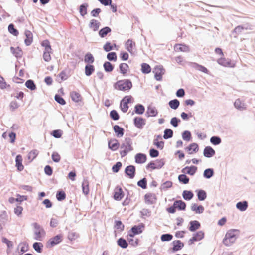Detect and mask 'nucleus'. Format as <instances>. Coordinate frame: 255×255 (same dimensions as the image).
<instances>
[{
  "label": "nucleus",
  "mask_w": 255,
  "mask_h": 255,
  "mask_svg": "<svg viewBox=\"0 0 255 255\" xmlns=\"http://www.w3.org/2000/svg\"><path fill=\"white\" fill-rule=\"evenodd\" d=\"M240 233L238 229H230L225 234L223 243L226 246H230L235 242Z\"/></svg>",
  "instance_id": "obj_1"
},
{
  "label": "nucleus",
  "mask_w": 255,
  "mask_h": 255,
  "mask_svg": "<svg viewBox=\"0 0 255 255\" xmlns=\"http://www.w3.org/2000/svg\"><path fill=\"white\" fill-rule=\"evenodd\" d=\"M113 87L119 91H128L132 88V83L129 79L119 80L114 84Z\"/></svg>",
  "instance_id": "obj_2"
},
{
  "label": "nucleus",
  "mask_w": 255,
  "mask_h": 255,
  "mask_svg": "<svg viewBox=\"0 0 255 255\" xmlns=\"http://www.w3.org/2000/svg\"><path fill=\"white\" fill-rule=\"evenodd\" d=\"M125 143H123L120 145V148L123 149L120 151V154L121 157L126 156L128 153L133 150V147H132V140L129 137H127L125 139Z\"/></svg>",
  "instance_id": "obj_3"
},
{
  "label": "nucleus",
  "mask_w": 255,
  "mask_h": 255,
  "mask_svg": "<svg viewBox=\"0 0 255 255\" xmlns=\"http://www.w3.org/2000/svg\"><path fill=\"white\" fill-rule=\"evenodd\" d=\"M165 161L164 159H156L155 161H151L146 166L147 170L151 169V170L155 169H160L162 168L165 165Z\"/></svg>",
  "instance_id": "obj_4"
},
{
  "label": "nucleus",
  "mask_w": 255,
  "mask_h": 255,
  "mask_svg": "<svg viewBox=\"0 0 255 255\" xmlns=\"http://www.w3.org/2000/svg\"><path fill=\"white\" fill-rule=\"evenodd\" d=\"M145 227L143 223H140L138 225H134L128 232V236L133 238L135 235H139L142 233L143 229Z\"/></svg>",
  "instance_id": "obj_5"
},
{
  "label": "nucleus",
  "mask_w": 255,
  "mask_h": 255,
  "mask_svg": "<svg viewBox=\"0 0 255 255\" xmlns=\"http://www.w3.org/2000/svg\"><path fill=\"white\" fill-rule=\"evenodd\" d=\"M63 235L61 234H57V235L51 238L47 242L46 246L47 248H52L54 246L60 244L63 241Z\"/></svg>",
  "instance_id": "obj_6"
},
{
  "label": "nucleus",
  "mask_w": 255,
  "mask_h": 255,
  "mask_svg": "<svg viewBox=\"0 0 255 255\" xmlns=\"http://www.w3.org/2000/svg\"><path fill=\"white\" fill-rule=\"evenodd\" d=\"M153 73H154V78L157 81H161L162 76L165 73V69L161 65H156L153 69Z\"/></svg>",
  "instance_id": "obj_7"
},
{
  "label": "nucleus",
  "mask_w": 255,
  "mask_h": 255,
  "mask_svg": "<svg viewBox=\"0 0 255 255\" xmlns=\"http://www.w3.org/2000/svg\"><path fill=\"white\" fill-rule=\"evenodd\" d=\"M205 237V233L203 231H199L193 234L192 237L190 238L188 242V245H191L195 242L201 241Z\"/></svg>",
  "instance_id": "obj_8"
},
{
  "label": "nucleus",
  "mask_w": 255,
  "mask_h": 255,
  "mask_svg": "<svg viewBox=\"0 0 255 255\" xmlns=\"http://www.w3.org/2000/svg\"><path fill=\"white\" fill-rule=\"evenodd\" d=\"M125 175L130 179H133L136 175V167L132 165L127 166L124 170Z\"/></svg>",
  "instance_id": "obj_9"
},
{
  "label": "nucleus",
  "mask_w": 255,
  "mask_h": 255,
  "mask_svg": "<svg viewBox=\"0 0 255 255\" xmlns=\"http://www.w3.org/2000/svg\"><path fill=\"white\" fill-rule=\"evenodd\" d=\"M217 63L224 67L233 68L235 67V63L230 59L221 57L217 60Z\"/></svg>",
  "instance_id": "obj_10"
},
{
  "label": "nucleus",
  "mask_w": 255,
  "mask_h": 255,
  "mask_svg": "<svg viewBox=\"0 0 255 255\" xmlns=\"http://www.w3.org/2000/svg\"><path fill=\"white\" fill-rule=\"evenodd\" d=\"M133 124L135 127L142 129L146 124V120L141 117H135L133 119Z\"/></svg>",
  "instance_id": "obj_11"
},
{
  "label": "nucleus",
  "mask_w": 255,
  "mask_h": 255,
  "mask_svg": "<svg viewBox=\"0 0 255 255\" xmlns=\"http://www.w3.org/2000/svg\"><path fill=\"white\" fill-rule=\"evenodd\" d=\"M124 192L121 187L117 186L114 189L113 198L116 201L121 200L124 196Z\"/></svg>",
  "instance_id": "obj_12"
},
{
  "label": "nucleus",
  "mask_w": 255,
  "mask_h": 255,
  "mask_svg": "<svg viewBox=\"0 0 255 255\" xmlns=\"http://www.w3.org/2000/svg\"><path fill=\"white\" fill-rule=\"evenodd\" d=\"M173 247L170 249L172 253H175L181 250L184 246V244L180 240H174L172 243Z\"/></svg>",
  "instance_id": "obj_13"
},
{
  "label": "nucleus",
  "mask_w": 255,
  "mask_h": 255,
  "mask_svg": "<svg viewBox=\"0 0 255 255\" xmlns=\"http://www.w3.org/2000/svg\"><path fill=\"white\" fill-rule=\"evenodd\" d=\"M108 145L109 149L113 151H116L120 147L118 140L116 138L108 139Z\"/></svg>",
  "instance_id": "obj_14"
},
{
  "label": "nucleus",
  "mask_w": 255,
  "mask_h": 255,
  "mask_svg": "<svg viewBox=\"0 0 255 255\" xmlns=\"http://www.w3.org/2000/svg\"><path fill=\"white\" fill-rule=\"evenodd\" d=\"M189 66L199 71L202 72L205 74H209L210 71L207 69L206 67L205 66L200 65L197 63L196 62H190L189 64Z\"/></svg>",
  "instance_id": "obj_15"
},
{
  "label": "nucleus",
  "mask_w": 255,
  "mask_h": 255,
  "mask_svg": "<svg viewBox=\"0 0 255 255\" xmlns=\"http://www.w3.org/2000/svg\"><path fill=\"white\" fill-rule=\"evenodd\" d=\"M70 97L73 101L78 103L79 105L82 101V97L81 94L77 91H72L70 94Z\"/></svg>",
  "instance_id": "obj_16"
},
{
  "label": "nucleus",
  "mask_w": 255,
  "mask_h": 255,
  "mask_svg": "<svg viewBox=\"0 0 255 255\" xmlns=\"http://www.w3.org/2000/svg\"><path fill=\"white\" fill-rule=\"evenodd\" d=\"M158 113V112L155 107L149 105L147 107L145 115L147 117H156Z\"/></svg>",
  "instance_id": "obj_17"
},
{
  "label": "nucleus",
  "mask_w": 255,
  "mask_h": 255,
  "mask_svg": "<svg viewBox=\"0 0 255 255\" xmlns=\"http://www.w3.org/2000/svg\"><path fill=\"white\" fill-rule=\"evenodd\" d=\"M201 227L200 223L197 220L191 221L189 223L188 230L192 232H195Z\"/></svg>",
  "instance_id": "obj_18"
},
{
  "label": "nucleus",
  "mask_w": 255,
  "mask_h": 255,
  "mask_svg": "<svg viewBox=\"0 0 255 255\" xmlns=\"http://www.w3.org/2000/svg\"><path fill=\"white\" fill-rule=\"evenodd\" d=\"M114 228L115 229L114 233L116 236L117 232L121 233L124 230L125 225L121 220H115Z\"/></svg>",
  "instance_id": "obj_19"
},
{
  "label": "nucleus",
  "mask_w": 255,
  "mask_h": 255,
  "mask_svg": "<svg viewBox=\"0 0 255 255\" xmlns=\"http://www.w3.org/2000/svg\"><path fill=\"white\" fill-rule=\"evenodd\" d=\"M144 199L146 203L153 204L155 202L157 198L155 194L148 193L144 195Z\"/></svg>",
  "instance_id": "obj_20"
},
{
  "label": "nucleus",
  "mask_w": 255,
  "mask_h": 255,
  "mask_svg": "<svg viewBox=\"0 0 255 255\" xmlns=\"http://www.w3.org/2000/svg\"><path fill=\"white\" fill-rule=\"evenodd\" d=\"M135 162L137 164H143L147 160V156L142 153H137L135 157Z\"/></svg>",
  "instance_id": "obj_21"
},
{
  "label": "nucleus",
  "mask_w": 255,
  "mask_h": 255,
  "mask_svg": "<svg viewBox=\"0 0 255 255\" xmlns=\"http://www.w3.org/2000/svg\"><path fill=\"white\" fill-rule=\"evenodd\" d=\"M215 154V151L210 146H206L203 150V155L205 157L211 158Z\"/></svg>",
  "instance_id": "obj_22"
},
{
  "label": "nucleus",
  "mask_w": 255,
  "mask_h": 255,
  "mask_svg": "<svg viewBox=\"0 0 255 255\" xmlns=\"http://www.w3.org/2000/svg\"><path fill=\"white\" fill-rule=\"evenodd\" d=\"M24 34L26 36V38L24 40L25 44L26 46H29L33 42V34L30 31L26 30Z\"/></svg>",
  "instance_id": "obj_23"
},
{
  "label": "nucleus",
  "mask_w": 255,
  "mask_h": 255,
  "mask_svg": "<svg viewBox=\"0 0 255 255\" xmlns=\"http://www.w3.org/2000/svg\"><path fill=\"white\" fill-rule=\"evenodd\" d=\"M113 128L117 137H121L124 135L125 129L123 128L119 125H115L113 127Z\"/></svg>",
  "instance_id": "obj_24"
},
{
  "label": "nucleus",
  "mask_w": 255,
  "mask_h": 255,
  "mask_svg": "<svg viewBox=\"0 0 255 255\" xmlns=\"http://www.w3.org/2000/svg\"><path fill=\"white\" fill-rule=\"evenodd\" d=\"M22 157L21 155L19 154L16 156L15 166L19 171H21L24 169V166L22 164Z\"/></svg>",
  "instance_id": "obj_25"
},
{
  "label": "nucleus",
  "mask_w": 255,
  "mask_h": 255,
  "mask_svg": "<svg viewBox=\"0 0 255 255\" xmlns=\"http://www.w3.org/2000/svg\"><path fill=\"white\" fill-rule=\"evenodd\" d=\"M11 52L17 58H21L23 55V51L21 48L18 46L16 48L13 47H10Z\"/></svg>",
  "instance_id": "obj_26"
},
{
  "label": "nucleus",
  "mask_w": 255,
  "mask_h": 255,
  "mask_svg": "<svg viewBox=\"0 0 255 255\" xmlns=\"http://www.w3.org/2000/svg\"><path fill=\"white\" fill-rule=\"evenodd\" d=\"M191 209L196 214H201L204 211V207L201 205H198L196 203H192L191 206Z\"/></svg>",
  "instance_id": "obj_27"
},
{
  "label": "nucleus",
  "mask_w": 255,
  "mask_h": 255,
  "mask_svg": "<svg viewBox=\"0 0 255 255\" xmlns=\"http://www.w3.org/2000/svg\"><path fill=\"white\" fill-rule=\"evenodd\" d=\"M236 207L240 211H245L247 209L248 207V203L246 200L238 202L236 205Z\"/></svg>",
  "instance_id": "obj_28"
},
{
  "label": "nucleus",
  "mask_w": 255,
  "mask_h": 255,
  "mask_svg": "<svg viewBox=\"0 0 255 255\" xmlns=\"http://www.w3.org/2000/svg\"><path fill=\"white\" fill-rule=\"evenodd\" d=\"M185 150L189 152V154L197 152L199 150V146L196 143H192L185 148Z\"/></svg>",
  "instance_id": "obj_29"
},
{
  "label": "nucleus",
  "mask_w": 255,
  "mask_h": 255,
  "mask_svg": "<svg viewBox=\"0 0 255 255\" xmlns=\"http://www.w3.org/2000/svg\"><path fill=\"white\" fill-rule=\"evenodd\" d=\"M145 107L141 104H137L134 106V111L132 112V115L134 114V113L142 115L145 112Z\"/></svg>",
  "instance_id": "obj_30"
},
{
  "label": "nucleus",
  "mask_w": 255,
  "mask_h": 255,
  "mask_svg": "<svg viewBox=\"0 0 255 255\" xmlns=\"http://www.w3.org/2000/svg\"><path fill=\"white\" fill-rule=\"evenodd\" d=\"M83 193L87 195L89 193V181L87 178H84L82 183Z\"/></svg>",
  "instance_id": "obj_31"
},
{
  "label": "nucleus",
  "mask_w": 255,
  "mask_h": 255,
  "mask_svg": "<svg viewBox=\"0 0 255 255\" xmlns=\"http://www.w3.org/2000/svg\"><path fill=\"white\" fill-rule=\"evenodd\" d=\"M174 48H176L177 50L185 52H189L190 51V47L185 44H176L174 46Z\"/></svg>",
  "instance_id": "obj_32"
},
{
  "label": "nucleus",
  "mask_w": 255,
  "mask_h": 255,
  "mask_svg": "<svg viewBox=\"0 0 255 255\" xmlns=\"http://www.w3.org/2000/svg\"><path fill=\"white\" fill-rule=\"evenodd\" d=\"M100 25V23L97 20L92 19L90 21L89 27L92 29L94 31H96L98 30Z\"/></svg>",
  "instance_id": "obj_33"
},
{
  "label": "nucleus",
  "mask_w": 255,
  "mask_h": 255,
  "mask_svg": "<svg viewBox=\"0 0 255 255\" xmlns=\"http://www.w3.org/2000/svg\"><path fill=\"white\" fill-rule=\"evenodd\" d=\"M112 30L110 27L105 26L101 28L98 32L99 36L101 38H104L107 36V35L111 32Z\"/></svg>",
  "instance_id": "obj_34"
},
{
  "label": "nucleus",
  "mask_w": 255,
  "mask_h": 255,
  "mask_svg": "<svg viewBox=\"0 0 255 255\" xmlns=\"http://www.w3.org/2000/svg\"><path fill=\"white\" fill-rule=\"evenodd\" d=\"M196 192L197 193L198 199L199 201H204L206 199L207 193L205 190L202 189H198L196 190Z\"/></svg>",
  "instance_id": "obj_35"
},
{
  "label": "nucleus",
  "mask_w": 255,
  "mask_h": 255,
  "mask_svg": "<svg viewBox=\"0 0 255 255\" xmlns=\"http://www.w3.org/2000/svg\"><path fill=\"white\" fill-rule=\"evenodd\" d=\"M174 204H176L177 209L179 211H185L186 208V203L182 200H175Z\"/></svg>",
  "instance_id": "obj_36"
},
{
  "label": "nucleus",
  "mask_w": 255,
  "mask_h": 255,
  "mask_svg": "<svg viewBox=\"0 0 255 255\" xmlns=\"http://www.w3.org/2000/svg\"><path fill=\"white\" fill-rule=\"evenodd\" d=\"M95 71V67L92 64H86L85 67V74L87 76H91Z\"/></svg>",
  "instance_id": "obj_37"
},
{
  "label": "nucleus",
  "mask_w": 255,
  "mask_h": 255,
  "mask_svg": "<svg viewBox=\"0 0 255 255\" xmlns=\"http://www.w3.org/2000/svg\"><path fill=\"white\" fill-rule=\"evenodd\" d=\"M183 199L186 201L191 200L194 197V194L191 190H184L182 193Z\"/></svg>",
  "instance_id": "obj_38"
},
{
  "label": "nucleus",
  "mask_w": 255,
  "mask_h": 255,
  "mask_svg": "<svg viewBox=\"0 0 255 255\" xmlns=\"http://www.w3.org/2000/svg\"><path fill=\"white\" fill-rule=\"evenodd\" d=\"M89 5L87 3H84L81 4L79 8L80 14L82 16H84L87 14V8Z\"/></svg>",
  "instance_id": "obj_39"
},
{
  "label": "nucleus",
  "mask_w": 255,
  "mask_h": 255,
  "mask_svg": "<svg viewBox=\"0 0 255 255\" xmlns=\"http://www.w3.org/2000/svg\"><path fill=\"white\" fill-rule=\"evenodd\" d=\"M234 105L236 109L241 111L246 109L245 104L242 103L239 98L235 100Z\"/></svg>",
  "instance_id": "obj_40"
},
{
  "label": "nucleus",
  "mask_w": 255,
  "mask_h": 255,
  "mask_svg": "<svg viewBox=\"0 0 255 255\" xmlns=\"http://www.w3.org/2000/svg\"><path fill=\"white\" fill-rule=\"evenodd\" d=\"M141 71L143 74H149L151 71V68L148 64L142 63L141 64Z\"/></svg>",
  "instance_id": "obj_41"
},
{
  "label": "nucleus",
  "mask_w": 255,
  "mask_h": 255,
  "mask_svg": "<svg viewBox=\"0 0 255 255\" xmlns=\"http://www.w3.org/2000/svg\"><path fill=\"white\" fill-rule=\"evenodd\" d=\"M214 170L213 168L206 169L203 172V177L206 179H210L214 176Z\"/></svg>",
  "instance_id": "obj_42"
},
{
  "label": "nucleus",
  "mask_w": 255,
  "mask_h": 255,
  "mask_svg": "<svg viewBox=\"0 0 255 255\" xmlns=\"http://www.w3.org/2000/svg\"><path fill=\"white\" fill-rule=\"evenodd\" d=\"M119 68L120 73L122 74L123 75H125L127 74V71L129 69V66L127 63H122L120 64Z\"/></svg>",
  "instance_id": "obj_43"
},
{
  "label": "nucleus",
  "mask_w": 255,
  "mask_h": 255,
  "mask_svg": "<svg viewBox=\"0 0 255 255\" xmlns=\"http://www.w3.org/2000/svg\"><path fill=\"white\" fill-rule=\"evenodd\" d=\"M25 86L31 91H33L36 89L37 87L34 83V81L32 79L27 80L25 83Z\"/></svg>",
  "instance_id": "obj_44"
},
{
  "label": "nucleus",
  "mask_w": 255,
  "mask_h": 255,
  "mask_svg": "<svg viewBox=\"0 0 255 255\" xmlns=\"http://www.w3.org/2000/svg\"><path fill=\"white\" fill-rule=\"evenodd\" d=\"M117 245L123 249L127 248L128 246V242L124 238L121 237L117 241Z\"/></svg>",
  "instance_id": "obj_45"
},
{
  "label": "nucleus",
  "mask_w": 255,
  "mask_h": 255,
  "mask_svg": "<svg viewBox=\"0 0 255 255\" xmlns=\"http://www.w3.org/2000/svg\"><path fill=\"white\" fill-rule=\"evenodd\" d=\"M95 60L93 55L90 52L87 53L84 57V62L87 64H91Z\"/></svg>",
  "instance_id": "obj_46"
},
{
  "label": "nucleus",
  "mask_w": 255,
  "mask_h": 255,
  "mask_svg": "<svg viewBox=\"0 0 255 255\" xmlns=\"http://www.w3.org/2000/svg\"><path fill=\"white\" fill-rule=\"evenodd\" d=\"M133 45H135V43L133 42L131 39H128L125 43L126 50L131 54L132 53V48Z\"/></svg>",
  "instance_id": "obj_47"
},
{
  "label": "nucleus",
  "mask_w": 255,
  "mask_h": 255,
  "mask_svg": "<svg viewBox=\"0 0 255 255\" xmlns=\"http://www.w3.org/2000/svg\"><path fill=\"white\" fill-rule=\"evenodd\" d=\"M168 105L171 109L176 110L180 105V101L177 99H174L170 100L168 102Z\"/></svg>",
  "instance_id": "obj_48"
},
{
  "label": "nucleus",
  "mask_w": 255,
  "mask_h": 255,
  "mask_svg": "<svg viewBox=\"0 0 255 255\" xmlns=\"http://www.w3.org/2000/svg\"><path fill=\"white\" fill-rule=\"evenodd\" d=\"M104 70L106 72H111L114 69V65L109 61H105L103 64Z\"/></svg>",
  "instance_id": "obj_49"
},
{
  "label": "nucleus",
  "mask_w": 255,
  "mask_h": 255,
  "mask_svg": "<svg viewBox=\"0 0 255 255\" xmlns=\"http://www.w3.org/2000/svg\"><path fill=\"white\" fill-rule=\"evenodd\" d=\"M66 197V193L63 190H59L57 192L56 198L58 201H62L64 200L65 199Z\"/></svg>",
  "instance_id": "obj_50"
},
{
  "label": "nucleus",
  "mask_w": 255,
  "mask_h": 255,
  "mask_svg": "<svg viewBox=\"0 0 255 255\" xmlns=\"http://www.w3.org/2000/svg\"><path fill=\"white\" fill-rule=\"evenodd\" d=\"M178 179L180 183L183 184H187L189 183L190 179L184 174H180L178 177Z\"/></svg>",
  "instance_id": "obj_51"
},
{
  "label": "nucleus",
  "mask_w": 255,
  "mask_h": 255,
  "mask_svg": "<svg viewBox=\"0 0 255 255\" xmlns=\"http://www.w3.org/2000/svg\"><path fill=\"white\" fill-rule=\"evenodd\" d=\"M32 247L34 250L38 253H41L43 251V245L41 242H34Z\"/></svg>",
  "instance_id": "obj_52"
},
{
  "label": "nucleus",
  "mask_w": 255,
  "mask_h": 255,
  "mask_svg": "<svg viewBox=\"0 0 255 255\" xmlns=\"http://www.w3.org/2000/svg\"><path fill=\"white\" fill-rule=\"evenodd\" d=\"M173 185V183L171 181H166L161 185L160 189L161 191H166L168 189L171 188Z\"/></svg>",
  "instance_id": "obj_53"
},
{
  "label": "nucleus",
  "mask_w": 255,
  "mask_h": 255,
  "mask_svg": "<svg viewBox=\"0 0 255 255\" xmlns=\"http://www.w3.org/2000/svg\"><path fill=\"white\" fill-rule=\"evenodd\" d=\"M8 30L10 34L14 36H17L19 34L18 30L15 28L14 25L13 23H10L8 26Z\"/></svg>",
  "instance_id": "obj_54"
},
{
  "label": "nucleus",
  "mask_w": 255,
  "mask_h": 255,
  "mask_svg": "<svg viewBox=\"0 0 255 255\" xmlns=\"http://www.w3.org/2000/svg\"><path fill=\"white\" fill-rule=\"evenodd\" d=\"M183 139L186 141H189L192 139V134L190 131L185 130L182 133Z\"/></svg>",
  "instance_id": "obj_55"
},
{
  "label": "nucleus",
  "mask_w": 255,
  "mask_h": 255,
  "mask_svg": "<svg viewBox=\"0 0 255 255\" xmlns=\"http://www.w3.org/2000/svg\"><path fill=\"white\" fill-rule=\"evenodd\" d=\"M22 245L20 248V251L18 255H21L24 253L27 252L28 250V244L26 242H21L19 244L18 247Z\"/></svg>",
  "instance_id": "obj_56"
},
{
  "label": "nucleus",
  "mask_w": 255,
  "mask_h": 255,
  "mask_svg": "<svg viewBox=\"0 0 255 255\" xmlns=\"http://www.w3.org/2000/svg\"><path fill=\"white\" fill-rule=\"evenodd\" d=\"M210 141L214 145H218L222 142V140L218 136H213L211 137Z\"/></svg>",
  "instance_id": "obj_57"
},
{
  "label": "nucleus",
  "mask_w": 255,
  "mask_h": 255,
  "mask_svg": "<svg viewBox=\"0 0 255 255\" xmlns=\"http://www.w3.org/2000/svg\"><path fill=\"white\" fill-rule=\"evenodd\" d=\"M137 185L143 189H146L147 187V180L146 178L144 177L139 180L137 183Z\"/></svg>",
  "instance_id": "obj_58"
},
{
  "label": "nucleus",
  "mask_w": 255,
  "mask_h": 255,
  "mask_svg": "<svg viewBox=\"0 0 255 255\" xmlns=\"http://www.w3.org/2000/svg\"><path fill=\"white\" fill-rule=\"evenodd\" d=\"M173 136V131L172 129L166 128L164 131L163 138L165 139L171 138Z\"/></svg>",
  "instance_id": "obj_59"
},
{
  "label": "nucleus",
  "mask_w": 255,
  "mask_h": 255,
  "mask_svg": "<svg viewBox=\"0 0 255 255\" xmlns=\"http://www.w3.org/2000/svg\"><path fill=\"white\" fill-rule=\"evenodd\" d=\"M248 29V27L245 26V25H238L234 28V29L232 31V33H235L237 35H239L243 31V30H244V29L247 30Z\"/></svg>",
  "instance_id": "obj_60"
},
{
  "label": "nucleus",
  "mask_w": 255,
  "mask_h": 255,
  "mask_svg": "<svg viewBox=\"0 0 255 255\" xmlns=\"http://www.w3.org/2000/svg\"><path fill=\"white\" fill-rule=\"evenodd\" d=\"M187 170L186 172L187 174L190 176H193L196 173L197 170V167L194 165H191L190 166H187Z\"/></svg>",
  "instance_id": "obj_61"
},
{
  "label": "nucleus",
  "mask_w": 255,
  "mask_h": 255,
  "mask_svg": "<svg viewBox=\"0 0 255 255\" xmlns=\"http://www.w3.org/2000/svg\"><path fill=\"white\" fill-rule=\"evenodd\" d=\"M116 44H114L112 45L110 42L107 41L103 46V49L106 52H110L113 49L114 47H116Z\"/></svg>",
  "instance_id": "obj_62"
},
{
  "label": "nucleus",
  "mask_w": 255,
  "mask_h": 255,
  "mask_svg": "<svg viewBox=\"0 0 255 255\" xmlns=\"http://www.w3.org/2000/svg\"><path fill=\"white\" fill-rule=\"evenodd\" d=\"M38 151L34 149L31 150L27 155V158L28 160H30V161H33L38 155Z\"/></svg>",
  "instance_id": "obj_63"
},
{
  "label": "nucleus",
  "mask_w": 255,
  "mask_h": 255,
  "mask_svg": "<svg viewBox=\"0 0 255 255\" xmlns=\"http://www.w3.org/2000/svg\"><path fill=\"white\" fill-rule=\"evenodd\" d=\"M173 235L170 233H165L162 234L160 237V239L162 242H168L172 240Z\"/></svg>",
  "instance_id": "obj_64"
}]
</instances>
